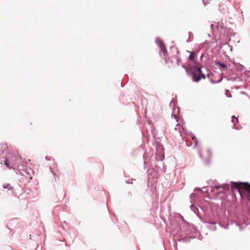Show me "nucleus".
Returning <instances> with one entry per match:
<instances>
[{"mask_svg":"<svg viewBox=\"0 0 250 250\" xmlns=\"http://www.w3.org/2000/svg\"><path fill=\"white\" fill-rule=\"evenodd\" d=\"M159 45L160 47V52L163 54L164 56H165L167 51L165 47L164 44L162 42H160Z\"/></svg>","mask_w":250,"mask_h":250,"instance_id":"20e7f679","label":"nucleus"},{"mask_svg":"<svg viewBox=\"0 0 250 250\" xmlns=\"http://www.w3.org/2000/svg\"><path fill=\"white\" fill-rule=\"evenodd\" d=\"M4 188H7L8 190H10L12 189V187L10 186L9 184H7L6 185H4L3 186Z\"/></svg>","mask_w":250,"mask_h":250,"instance_id":"9d476101","label":"nucleus"},{"mask_svg":"<svg viewBox=\"0 0 250 250\" xmlns=\"http://www.w3.org/2000/svg\"><path fill=\"white\" fill-rule=\"evenodd\" d=\"M156 154L157 156H164V149L162 146L157 145Z\"/></svg>","mask_w":250,"mask_h":250,"instance_id":"7ed1b4c3","label":"nucleus"},{"mask_svg":"<svg viewBox=\"0 0 250 250\" xmlns=\"http://www.w3.org/2000/svg\"><path fill=\"white\" fill-rule=\"evenodd\" d=\"M216 64L217 65H219L223 68L226 69L227 68V66L225 64L220 63L219 62H216Z\"/></svg>","mask_w":250,"mask_h":250,"instance_id":"6e6552de","label":"nucleus"},{"mask_svg":"<svg viewBox=\"0 0 250 250\" xmlns=\"http://www.w3.org/2000/svg\"><path fill=\"white\" fill-rule=\"evenodd\" d=\"M131 181H135V179H131Z\"/></svg>","mask_w":250,"mask_h":250,"instance_id":"4468645a","label":"nucleus"},{"mask_svg":"<svg viewBox=\"0 0 250 250\" xmlns=\"http://www.w3.org/2000/svg\"><path fill=\"white\" fill-rule=\"evenodd\" d=\"M232 121L234 123V125L235 126L236 124L238 123V118H235V117L234 116H233L232 117Z\"/></svg>","mask_w":250,"mask_h":250,"instance_id":"1a4fd4ad","label":"nucleus"},{"mask_svg":"<svg viewBox=\"0 0 250 250\" xmlns=\"http://www.w3.org/2000/svg\"><path fill=\"white\" fill-rule=\"evenodd\" d=\"M125 182H126V183H127V184L132 183V182H130L129 181V180H126Z\"/></svg>","mask_w":250,"mask_h":250,"instance_id":"ddd939ff","label":"nucleus"},{"mask_svg":"<svg viewBox=\"0 0 250 250\" xmlns=\"http://www.w3.org/2000/svg\"><path fill=\"white\" fill-rule=\"evenodd\" d=\"M191 139H192V140L194 143V147H197V146H198V141H197V139L196 137L195 136H194V135H192Z\"/></svg>","mask_w":250,"mask_h":250,"instance_id":"423d86ee","label":"nucleus"},{"mask_svg":"<svg viewBox=\"0 0 250 250\" xmlns=\"http://www.w3.org/2000/svg\"><path fill=\"white\" fill-rule=\"evenodd\" d=\"M1 147L3 149V150H5L8 148V146L6 144H2L1 145Z\"/></svg>","mask_w":250,"mask_h":250,"instance_id":"9b49d317","label":"nucleus"},{"mask_svg":"<svg viewBox=\"0 0 250 250\" xmlns=\"http://www.w3.org/2000/svg\"><path fill=\"white\" fill-rule=\"evenodd\" d=\"M197 73L199 76L197 77L195 72L192 73V76L193 80L196 82L199 81L201 79H205V75L202 73L201 68L198 67L197 69Z\"/></svg>","mask_w":250,"mask_h":250,"instance_id":"f03ea898","label":"nucleus"},{"mask_svg":"<svg viewBox=\"0 0 250 250\" xmlns=\"http://www.w3.org/2000/svg\"><path fill=\"white\" fill-rule=\"evenodd\" d=\"M165 157H159L160 159H157V161H162ZM155 160H156V158L155 157Z\"/></svg>","mask_w":250,"mask_h":250,"instance_id":"f8f14e48","label":"nucleus"},{"mask_svg":"<svg viewBox=\"0 0 250 250\" xmlns=\"http://www.w3.org/2000/svg\"><path fill=\"white\" fill-rule=\"evenodd\" d=\"M188 58L190 60L193 61L195 58V53L194 52H191Z\"/></svg>","mask_w":250,"mask_h":250,"instance_id":"0eeeda50","label":"nucleus"},{"mask_svg":"<svg viewBox=\"0 0 250 250\" xmlns=\"http://www.w3.org/2000/svg\"><path fill=\"white\" fill-rule=\"evenodd\" d=\"M234 224L238 227H239V229L241 230L243 229L246 227V226L247 225V224L245 222V221H244V223H237L236 222H234Z\"/></svg>","mask_w":250,"mask_h":250,"instance_id":"39448f33","label":"nucleus"},{"mask_svg":"<svg viewBox=\"0 0 250 250\" xmlns=\"http://www.w3.org/2000/svg\"><path fill=\"white\" fill-rule=\"evenodd\" d=\"M14 159V162L10 166L8 160H5L4 162V165L9 169L13 168V167H19L20 163L21 160V157H12Z\"/></svg>","mask_w":250,"mask_h":250,"instance_id":"f257e3e1","label":"nucleus"}]
</instances>
